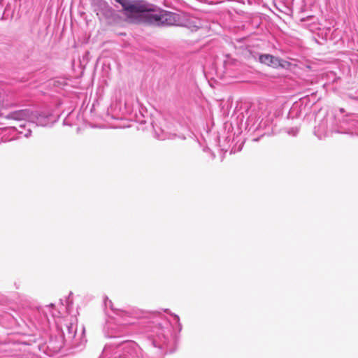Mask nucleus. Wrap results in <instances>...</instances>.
Instances as JSON below:
<instances>
[{
  "label": "nucleus",
  "mask_w": 358,
  "mask_h": 358,
  "mask_svg": "<svg viewBox=\"0 0 358 358\" xmlns=\"http://www.w3.org/2000/svg\"><path fill=\"white\" fill-rule=\"evenodd\" d=\"M148 9L136 13L130 22L145 23L155 26H172L177 25L178 15L176 13L162 9H155L152 5L146 3Z\"/></svg>",
  "instance_id": "nucleus-1"
},
{
  "label": "nucleus",
  "mask_w": 358,
  "mask_h": 358,
  "mask_svg": "<svg viewBox=\"0 0 358 358\" xmlns=\"http://www.w3.org/2000/svg\"><path fill=\"white\" fill-rule=\"evenodd\" d=\"M116 1L122 5L124 15L129 22L136 13L148 9L146 3L143 1L116 0Z\"/></svg>",
  "instance_id": "nucleus-2"
},
{
  "label": "nucleus",
  "mask_w": 358,
  "mask_h": 358,
  "mask_svg": "<svg viewBox=\"0 0 358 358\" xmlns=\"http://www.w3.org/2000/svg\"><path fill=\"white\" fill-rule=\"evenodd\" d=\"M259 61L261 63L271 66L273 68H285L290 64L286 61L280 59L271 55H262L259 57Z\"/></svg>",
  "instance_id": "nucleus-3"
},
{
  "label": "nucleus",
  "mask_w": 358,
  "mask_h": 358,
  "mask_svg": "<svg viewBox=\"0 0 358 358\" xmlns=\"http://www.w3.org/2000/svg\"><path fill=\"white\" fill-rule=\"evenodd\" d=\"M24 116V113L23 111L15 112L10 115V117L15 120L23 119Z\"/></svg>",
  "instance_id": "nucleus-4"
}]
</instances>
